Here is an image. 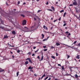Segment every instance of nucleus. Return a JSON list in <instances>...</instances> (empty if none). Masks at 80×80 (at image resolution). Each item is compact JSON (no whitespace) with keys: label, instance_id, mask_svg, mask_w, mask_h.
<instances>
[{"label":"nucleus","instance_id":"obj_39","mask_svg":"<svg viewBox=\"0 0 80 80\" xmlns=\"http://www.w3.org/2000/svg\"><path fill=\"white\" fill-rule=\"evenodd\" d=\"M20 50H18L17 52L18 53H20Z\"/></svg>","mask_w":80,"mask_h":80},{"label":"nucleus","instance_id":"obj_30","mask_svg":"<svg viewBox=\"0 0 80 80\" xmlns=\"http://www.w3.org/2000/svg\"><path fill=\"white\" fill-rule=\"evenodd\" d=\"M64 67L63 66H62V70H64Z\"/></svg>","mask_w":80,"mask_h":80},{"label":"nucleus","instance_id":"obj_59","mask_svg":"<svg viewBox=\"0 0 80 80\" xmlns=\"http://www.w3.org/2000/svg\"><path fill=\"white\" fill-rule=\"evenodd\" d=\"M49 38V36H48V37H47V38L46 39H47V40H48Z\"/></svg>","mask_w":80,"mask_h":80},{"label":"nucleus","instance_id":"obj_45","mask_svg":"<svg viewBox=\"0 0 80 80\" xmlns=\"http://www.w3.org/2000/svg\"><path fill=\"white\" fill-rule=\"evenodd\" d=\"M42 11L41 10H38V12H41Z\"/></svg>","mask_w":80,"mask_h":80},{"label":"nucleus","instance_id":"obj_24","mask_svg":"<svg viewBox=\"0 0 80 80\" xmlns=\"http://www.w3.org/2000/svg\"><path fill=\"white\" fill-rule=\"evenodd\" d=\"M48 78V77H47L46 78H45L44 80H46Z\"/></svg>","mask_w":80,"mask_h":80},{"label":"nucleus","instance_id":"obj_35","mask_svg":"<svg viewBox=\"0 0 80 80\" xmlns=\"http://www.w3.org/2000/svg\"><path fill=\"white\" fill-rule=\"evenodd\" d=\"M56 55L57 57L58 56V53H57V52L56 53Z\"/></svg>","mask_w":80,"mask_h":80},{"label":"nucleus","instance_id":"obj_8","mask_svg":"<svg viewBox=\"0 0 80 80\" xmlns=\"http://www.w3.org/2000/svg\"><path fill=\"white\" fill-rule=\"evenodd\" d=\"M73 4L74 5H77V2H73Z\"/></svg>","mask_w":80,"mask_h":80},{"label":"nucleus","instance_id":"obj_64","mask_svg":"<svg viewBox=\"0 0 80 80\" xmlns=\"http://www.w3.org/2000/svg\"><path fill=\"white\" fill-rule=\"evenodd\" d=\"M53 18H51V20H53Z\"/></svg>","mask_w":80,"mask_h":80},{"label":"nucleus","instance_id":"obj_63","mask_svg":"<svg viewBox=\"0 0 80 80\" xmlns=\"http://www.w3.org/2000/svg\"><path fill=\"white\" fill-rule=\"evenodd\" d=\"M72 5H72V4H70L69 5V6H72Z\"/></svg>","mask_w":80,"mask_h":80},{"label":"nucleus","instance_id":"obj_51","mask_svg":"<svg viewBox=\"0 0 80 80\" xmlns=\"http://www.w3.org/2000/svg\"><path fill=\"white\" fill-rule=\"evenodd\" d=\"M36 48V47H34L33 48V49H35Z\"/></svg>","mask_w":80,"mask_h":80},{"label":"nucleus","instance_id":"obj_29","mask_svg":"<svg viewBox=\"0 0 80 80\" xmlns=\"http://www.w3.org/2000/svg\"><path fill=\"white\" fill-rule=\"evenodd\" d=\"M48 10H49V11H51V12H52L53 11L52 9H48Z\"/></svg>","mask_w":80,"mask_h":80},{"label":"nucleus","instance_id":"obj_22","mask_svg":"<svg viewBox=\"0 0 80 80\" xmlns=\"http://www.w3.org/2000/svg\"><path fill=\"white\" fill-rule=\"evenodd\" d=\"M52 58H53L54 59H55V56H52Z\"/></svg>","mask_w":80,"mask_h":80},{"label":"nucleus","instance_id":"obj_40","mask_svg":"<svg viewBox=\"0 0 80 80\" xmlns=\"http://www.w3.org/2000/svg\"><path fill=\"white\" fill-rule=\"evenodd\" d=\"M24 28H27V29H28V28L26 27H24Z\"/></svg>","mask_w":80,"mask_h":80},{"label":"nucleus","instance_id":"obj_7","mask_svg":"<svg viewBox=\"0 0 80 80\" xmlns=\"http://www.w3.org/2000/svg\"><path fill=\"white\" fill-rule=\"evenodd\" d=\"M5 70L2 69L0 68V72H4Z\"/></svg>","mask_w":80,"mask_h":80},{"label":"nucleus","instance_id":"obj_23","mask_svg":"<svg viewBox=\"0 0 80 80\" xmlns=\"http://www.w3.org/2000/svg\"><path fill=\"white\" fill-rule=\"evenodd\" d=\"M18 73H19V72L18 71L17 73V77H18Z\"/></svg>","mask_w":80,"mask_h":80},{"label":"nucleus","instance_id":"obj_10","mask_svg":"<svg viewBox=\"0 0 80 80\" xmlns=\"http://www.w3.org/2000/svg\"><path fill=\"white\" fill-rule=\"evenodd\" d=\"M8 38V37L7 35L4 36V38H3V39L5 38Z\"/></svg>","mask_w":80,"mask_h":80},{"label":"nucleus","instance_id":"obj_18","mask_svg":"<svg viewBox=\"0 0 80 80\" xmlns=\"http://www.w3.org/2000/svg\"><path fill=\"white\" fill-rule=\"evenodd\" d=\"M43 53L42 54V56L41 57V60H43Z\"/></svg>","mask_w":80,"mask_h":80},{"label":"nucleus","instance_id":"obj_62","mask_svg":"<svg viewBox=\"0 0 80 80\" xmlns=\"http://www.w3.org/2000/svg\"><path fill=\"white\" fill-rule=\"evenodd\" d=\"M78 45L79 46H80V43H78Z\"/></svg>","mask_w":80,"mask_h":80},{"label":"nucleus","instance_id":"obj_48","mask_svg":"<svg viewBox=\"0 0 80 80\" xmlns=\"http://www.w3.org/2000/svg\"><path fill=\"white\" fill-rule=\"evenodd\" d=\"M34 76H37V74H34Z\"/></svg>","mask_w":80,"mask_h":80},{"label":"nucleus","instance_id":"obj_58","mask_svg":"<svg viewBox=\"0 0 80 80\" xmlns=\"http://www.w3.org/2000/svg\"><path fill=\"white\" fill-rule=\"evenodd\" d=\"M71 35V34L70 33H69L68 34V35Z\"/></svg>","mask_w":80,"mask_h":80},{"label":"nucleus","instance_id":"obj_16","mask_svg":"<svg viewBox=\"0 0 80 80\" xmlns=\"http://www.w3.org/2000/svg\"><path fill=\"white\" fill-rule=\"evenodd\" d=\"M75 77L76 78H78V75H77V74H76L75 75Z\"/></svg>","mask_w":80,"mask_h":80},{"label":"nucleus","instance_id":"obj_57","mask_svg":"<svg viewBox=\"0 0 80 80\" xmlns=\"http://www.w3.org/2000/svg\"><path fill=\"white\" fill-rule=\"evenodd\" d=\"M12 58H14V56H13V55H12Z\"/></svg>","mask_w":80,"mask_h":80},{"label":"nucleus","instance_id":"obj_46","mask_svg":"<svg viewBox=\"0 0 80 80\" xmlns=\"http://www.w3.org/2000/svg\"><path fill=\"white\" fill-rule=\"evenodd\" d=\"M78 12V10H77V9H76V13H77V12Z\"/></svg>","mask_w":80,"mask_h":80},{"label":"nucleus","instance_id":"obj_6","mask_svg":"<svg viewBox=\"0 0 80 80\" xmlns=\"http://www.w3.org/2000/svg\"><path fill=\"white\" fill-rule=\"evenodd\" d=\"M80 57V55L78 54L77 56H76V58H78V59H80V58L79 57Z\"/></svg>","mask_w":80,"mask_h":80},{"label":"nucleus","instance_id":"obj_19","mask_svg":"<svg viewBox=\"0 0 80 80\" xmlns=\"http://www.w3.org/2000/svg\"><path fill=\"white\" fill-rule=\"evenodd\" d=\"M27 55H31V52H29L28 53H27Z\"/></svg>","mask_w":80,"mask_h":80},{"label":"nucleus","instance_id":"obj_36","mask_svg":"<svg viewBox=\"0 0 80 80\" xmlns=\"http://www.w3.org/2000/svg\"><path fill=\"white\" fill-rule=\"evenodd\" d=\"M58 20V19L55 20L54 21H53L54 22H57V21Z\"/></svg>","mask_w":80,"mask_h":80},{"label":"nucleus","instance_id":"obj_38","mask_svg":"<svg viewBox=\"0 0 80 80\" xmlns=\"http://www.w3.org/2000/svg\"><path fill=\"white\" fill-rule=\"evenodd\" d=\"M66 25H67V24L66 23H64L63 25V27H65V26Z\"/></svg>","mask_w":80,"mask_h":80},{"label":"nucleus","instance_id":"obj_28","mask_svg":"<svg viewBox=\"0 0 80 80\" xmlns=\"http://www.w3.org/2000/svg\"><path fill=\"white\" fill-rule=\"evenodd\" d=\"M51 49H52L53 48H54V47L53 46H51Z\"/></svg>","mask_w":80,"mask_h":80},{"label":"nucleus","instance_id":"obj_43","mask_svg":"<svg viewBox=\"0 0 80 80\" xmlns=\"http://www.w3.org/2000/svg\"><path fill=\"white\" fill-rule=\"evenodd\" d=\"M51 80V78H50V77H49V79H48V80Z\"/></svg>","mask_w":80,"mask_h":80},{"label":"nucleus","instance_id":"obj_44","mask_svg":"<svg viewBox=\"0 0 80 80\" xmlns=\"http://www.w3.org/2000/svg\"><path fill=\"white\" fill-rule=\"evenodd\" d=\"M58 66H60V67H61V65L60 64H58Z\"/></svg>","mask_w":80,"mask_h":80},{"label":"nucleus","instance_id":"obj_55","mask_svg":"<svg viewBox=\"0 0 80 80\" xmlns=\"http://www.w3.org/2000/svg\"><path fill=\"white\" fill-rule=\"evenodd\" d=\"M46 4L47 5H48V2H47Z\"/></svg>","mask_w":80,"mask_h":80},{"label":"nucleus","instance_id":"obj_20","mask_svg":"<svg viewBox=\"0 0 80 80\" xmlns=\"http://www.w3.org/2000/svg\"><path fill=\"white\" fill-rule=\"evenodd\" d=\"M0 28H2V29H3V28H4V27L2 26H0Z\"/></svg>","mask_w":80,"mask_h":80},{"label":"nucleus","instance_id":"obj_9","mask_svg":"<svg viewBox=\"0 0 80 80\" xmlns=\"http://www.w3.org/2000/svg\"><path fill=\"white\" fill-rule=\"evenodd\" d=\"M45 76H46L45 74H44L41 78V79H42V78H43V77H45Z\"/></svg>","mask_w":80,"mask_h":80},{"label":"nucleus","instance_id":"obj_34","mask_svg":"<svg viewBox=\"0 0 80 80\" xmlns=\"http://www.w3.org/2000/svg\"><path fill=\"white\" fill-rule=\"evenodd\" d=\"M38 50H39L38 49L36 51H35V53H37V52H38Z\"/></svg>","mask_w":80,"mask_h":80},{"label":"nucleus","instance_id":"obj_25","mask_svg":"<svg viewBox=\"0 0 80 80\" xmlns=\"http://www.w3.org/2000/svg\"><path fill=\"white\" fill-rule=\"evenodd\" d=\"M65 15H66V12H65L63 14V17H65Z\"/></svg>","mask_w":80,"mask_h":80},{"label":"nucleus","instance_id":"obj_5","mask_svg":"<svg viewBox=\"0 0 80 80\" xmlns=\"http://www.w3.org/2000/svg\"><path fill=\"white\" fill-rule=\"evenodd\" d=\"M12 32L13 35H16V33H15V31H12Z\"/></svg>","mask_w":80,"mask_h":80},{"label":"nucleus","instance_id":"obj_14","mask_svg":"<svg viewBox=\"0 0 80 80\" xmlns=\"http://www.w3.org/2000/svg\"><path fill=\"white\" fill-rule=\"evenodd\" d=\"M56 45L57 46H58L60 45V44L58 43V42L56 43Z\"/></svg>","mask_w":80,"mask_h":80},{"label":"nucleus","instance_id":"obj_33","mask_svg":"<svg viewBox=\"0 0 80 80\" xmlns=\"http://www.w3.org/2000/svg\"><path fill=\"white\" fill-rule=\"evenodd\" d=\"M47 49H46L44 50V52H46V51H47Z\"/></svg>","mask_w":80,"mask_h":80},{"label":"nucleus","instance_id":"obj_27","mask_svg":"<svg viewBox=\"0 0 80 80\" xmlns=\"http://www.w3.org/2000/svg\"><path fill=\"white\" fill-rule=\"evenodd\" d=\"M46 40H47V39H43V41H46Z\"/></svg>","mask_w":80,"mask_h":80},{"label":"nucleus","instance_id":"obj_4","mask_svg":"<svg viewBox=\"0 0 80 80\" xmlns=\"http://www.w3.org/2000/svg\"><path fill=\"white\" fill-rule=\"evenodd\" d=\"M33 68V67H32V66L29 67L28 68V70H32Z\"/></svg>","mask_w":80,"mask_h":80},{"label":"nucleus","instance_id":"obj_21","mask_svg":"<svg viewBox=\"0 0 80 80\" xmlns=\"http://www.w3.org/2000/svg\"><path fill=\"white\" fill-rule=\"evenodd\" d=\"M60 13H62V12H64V10H62L60 12Z\"/></svg>","mask_w":80,"mask_h":80},{"label":"nucleus","instance_id":"obj_26","mask_svg":"<svg viewBox=\"0 0 80 80\" xmlns=\"http://www.w3.org/2000/svg\"><path fill=\"white\" fill-rule=\"evenodd\" d=\"M21 16L22 17H25V15H23V14H21Z\"/></svg>","mask_w":80,"mask_h":80},{"label":"nucleus","instance_id":"obj_49","mask_svg":"<svg viewBox=\"0 0 80 80\" xmlns=\"http://www.w3.org/2000/svg\"><path fill=\"white\" fill-rule=\"evenodd\" d=\"M46 47H47V46H43V48H46Z\"/></svg>","mask_w":80,"mask_h":80},{"label":"nucleus","instance_id":"obj_60","mask_svg":"<svg viewBox=\"0 0 80 80\" xmlns=\"http://www.w3.org/2000/svg\"><path fill=\"white\" fill-rule=\"evenodd\" d=\"M35 55V54H33L32 55V56H34Z\"/></svg>","mask_w":80,"mask_h":80},{"label":"nucleus","instance_id":"obj_3","mask_svg":"<svg viewBox=\"0 0 80 80\" xmlns=\"http://www.w3.org/2000/svg\"><path fill=\"white\" fill-rule=\"evenodd\" d=\"M28 60L29 62L31 63H32V60L30 59V58H27L26 60Z\"/></svg>","mask_w":80,"mask_h":80},{"label":"nucleus","instance_id":"obj_2","mask_svg":"<svg viewBox=\"0 0 80 80\" xmlns=\"http://www.w3.org/2000/svg\"><path fill=\"white\" fill-rule=\"evenodd\" d=\"M27 23V21L25 20H24L22 22V25H24Z\"/></svg>","mask_w":80,"mask_h":80},{"label":"nucleus","instance_id":"obj_56","mask_svg":"<svg viewBox=\"0 0 80 80\" xmlns=\"http://www.w3.org/2000/svg\"><path fill=\"white\" fill-rule=\"evenodd\" d=\"M6 5H7L8 6V3L6 2Z\"/></svg>","mask_w":80,"mask_h":80},{"label":"nucleus","instance_id":"obj_13","mask_svg":"<svg viewBox=\"0 0 80 80\" xmlns=\"http://www.w3.org/2000/svg\"><path fill=\"white\" fill-rule=\"evenodd\" d=\"M51 8L52 9V10H53V11H55V8H54V7H53L52 6L51 7Z\"/></svg>","mask_w":80,"mask_h":80},{"label":"nucleus","instance_id":"obj_37","mask_svg":"<svg viewBox=\"0 0 80 80\" xmlns=\"http://www.w3.org/2000/svg\"><path fill=\"white\" fill-rule=\"evenodd\" d=\"M61 20V17H60V18H59V19H58V20H59V21H60V20Z\"/></svg>","mask_w":80,"mask_h":80},{"label":"nucleus","instance_id":"obj_1","mask_svg":"<svg viewBox=\"0 0 80 80\" xmlns=\"http://www.w3.org/2000/svg\"><path fill=\"white\" fill-rule=\"evenodd\" d=\"M62 45H65V46H67V47H69L70 48H73V49H74V50H76V49H77V48H75V47L74 46H68V45L65 44H62Z\"/></svg>","mask_w":80,"mask_h":80},{"label":"nucleus","instance_id":"obj_41","mask_svg":"<svg viewBox=\"0 0 80 80\" xmlns=\"http://www.w3.org/2000/svg\"><path fill=\"white\" fill-rule=\"evenodd\" d=\"M65 33H66V34H67L68 33V32L67 31V32H65Z\"/></svg>","mask_w":80,"mask_h":80},{"label":"nucleus","instance_id":"obj_32","mask_svg":"<svg viewBox=\"0 0 80 80\" xmlns=\"http://www.w3.org/2000/svg\"><path fill=\"white\" fill-rule=\"evenodd\" d=\"M30 72H33V71L32 69H31V70H30Z\"/></svg>","mask_w":80,"mask_h":80},{"label":"nucleus","instance_id":"obj_54","mask_svg":"<svg viewBox=\"0 0 80 80\" xmlns=\"http://www.w3.org/2000/svg\"><path fill=\"white\" fill-rule=\"evenodd\" d=\"M10 52L11 53V54H13V52H12V51H10Z\"/></svg>","mask_w":80,"mask_h":80},{"label":"nucleus","instance_id":"obj_12","mask_svg":"<svg viewBox=\"0 0 80 80\" xmlns=\"http://www.w3.org/2000/svg\"><path fill=\"white\" fill-rule=\"evenodd\" d=\"M35 26H36V24L35 23L33 26H32V27H31V28H35Z\"/></svg>","mask_w":80,"mask_h":80},{"label":"nucleus","instance_id":"obj_61","mask_svg":"<svg viewBox=\"0 0 80 80\" xmlns=\"http://www.w3.org/2000/svg\"><path fill=\"white\" fill-rule=\"evenodd\" d=\"M25 4H26V2H24L23 3V5H25Z\"/></svg>","mask_w":80,"mask_h":80},{"label":"nucleus","instance_id":"obj_47","mask_svg":"<svg viewBox=\"0 0 80 80\" xmlns=\"http://www.w3.org/2000/svg\"><path fill=\"white\" fill-rule=\"evenodd\" d=\"M18 4H20V1H18Z\"/></svg>","mask_w":80,"mask_h":80},{"label":"nucleus","instance_id":"obj_15","mask_svg":"<svg viewBox=\"0 0 80 80\" xmlns=\"http://www.w3.org/2000/svg\"><path fill=\"white\" fill-rule=\"evenodd\" d=\"M28 61H26L25 62V65H28Z\"/></svg>","mask_w":80,"mask_h":80},{"label":"nucleus","instance_id":"obj_50","mask_svg":"<svg viewBox=\"0 0 80 80\" xmlns=\"http://www.w3.org/2000/svg\"><path fill=\"white\" fill-rule=\"evenodd\" d=\"M37 58H38V59H40V56H38L37 57Z\"/></svg>","mask_w":80,"mask_h":80},{"label":"nucleus","instance_id":"obj_52","mask_svg":"<svg viewBox=\"0 0 80 80\" xmlns=\"http://www.w3.org/2000/svg\"><path fill=\"white\" fill-rule=\"evenodd\" d=\"M34 20H36L37 19H36V18H34Z\"/></svg>","mask_w":80,"mask_h":80},{"label":"nucleus","instance_id":"obj_53","mask_svg":"<svg viewBox=\"0 0 80 80\" xmlns=\"http://www.w3.org/2000/svg\"><path fill=\"white\" fill-rule=\"evenodd\" d=\"M8 45L9 47H12V46H11V44H8Z\"/></svg>","mask_w":80,"mask_h":80},{"label":"nucleus","instance_id":"obj_17","mask_svg":"<svg viewBox=\"0 0 80 80\" xmlns=\"http://www.w3.org/2000/svg\"><path fill=\"white\" fill-rule=\"evenodd\" d=\"M42 39H43V38H44V34H42Z\"/></svg>","mask_w":80,"mask_h":80},{"label":"nucleus","instance_id":"obj_42","mask_svg":"<svg viewBox=\"0 0 80 80\" xmlns=\"http://www.w3.org/2000/svg\"><path fill=\"white\" fill-rule=\"evenodd\" d=\"M70 58V56L68 55L67 58H68H68Z\"/></svg>","mask_w":80,"mask_h":80},{"label":"nucleus","instance_id":"obj_31","mask_svg":"<svg viewBox=\"0 0 80 80\" xmlns=\"http://www.w3.org/2000/svg\"><path fill=\"white\" fill-rule=\"evenodd\" d=\"M77 43V41H74L73 43V44H75V43Z\"/></svg>","mask_w":80,"mask_h":80},{"label":"nucleus","instance_id":"obj_11","mask_svg":"<svg viewBox=\"0 0 80 80\" xmlns=\"http://www.w3.org/2000/svg\"><path fill=\"white\" fill-rule=\"evenodd\" d=\"M43 28L44 29H45L46 30H47V27L45 26H43Z\"/></svg>","mask_w":80,"mask_h":80}]
</instances>
